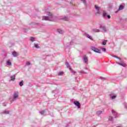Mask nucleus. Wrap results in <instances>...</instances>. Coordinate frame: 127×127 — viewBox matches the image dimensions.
Masks as SVG:
<instances>
[{
	"mask_svg": "<svg viewBox=\"0 0 127 127\" xmlns=\"http://www.w3.org/2000/svg\"><path fill=\"white\" fill-rule=\"evenodd\" d=\"M124 8V6L123 5H121L119 8V10H122Z\"/></svg>",
	"mask_w": 127,
	"mask_h": 127,
	"instance_id": "10",
	"label": "nucleus"
},
{
	"mask_svg": "<svg viewBox=\"0 0 127 127\" xmlns=\"http://www.w3.org/2000/svg\"><path fill=\"white\" fill-rule=\"evenodd\" d=\"M30 40L31 41H32V42H33V41H34V40H35V38H33L32 37H31V39H30Z\"/></svg>",
	"mask_w": 127,
	"mask_h": 127,
	"instance_id": "15",
	"label": "nucleus"
},
{
	"mask_svg": "<svg viewBox=\"0 0 127 127\" xmlns=\"http://www.w3.org/2000/svg\"><path fill=\"white\" fill-rule=\"evenodd\" d=\"M4 114H9V112H8L7 111H5Z\"/></svg>",
	"mask_w": 127,
	"mask_h": 127,
	"instance_id": "28",
	"label": "nucleus"
},
{
	"mask_svg": "<svg viewBox=\"0 0 127 127\" xmlns=\"http://www.w3.org/2000/svg\"><path fill=\"white\" fill-rule=\"evenodd\" d=\"M63 74H64V73L63 72H62V71L60 72L59 73V76H62V75H63Z\"/></svg>",
	"mask_w": 127,
	"mask_h": 127,
	"instance_id": "16",
	"label": "nucleus"
},
{
	"mask_svg": "<svg viewBox=\"0 0 127 127\" xmlns=\"http://www.w3.org/2000/svg\"><path fill=\"white\" fill-rule=\"evenodd\" d=\"M120 60H121V59H119Z\"/></svg>",
	"mask_w": 127,
	"mask_h": 127,
	"instance_id": "35",
	"label": "nucleus"
},
{
	"mask_svg": "<svg viewBox=\"0 0 127 127\" xmlns=\"http://www.w3.org/2000/svg\"><path fill=\"white\" fill-rule=\"evenodd\" d=\"M19 85L21 86H23V80H22L20 83H19Z\"/></svg>",
	"mask_w": 127,
	"mask_h": 127,
	"instance_id": "14",
	"label": "nucleus"
},
{
	"mask_svg": "<svg viewBox=\"0 0 127 127\" xmlns=\"http://www.w3.org/2000/svg\"><path fill=\"white\" fill-rule=\"evenodd\" d=\"M119 65H121V66H123V67H126L127 66V64H125L124 63H118Z\"/></svg>",
	"mask_w": 127,
	"mask_h": 127,
	"instance_id": "6",
	"label": "nucleus"
},
{
	"mask_svg": "<svg viewBox=\"0 0 127 127\" xmlns=\"http://www.w3.org/2000/svg\"><path fill=\"white\" fill-rule=\"evenodd\" d=\"M93 31H94V32H99V31H100V30L98 29H93Z\"/></svg>",
	"mask_w": 127,
	"mask_h": 127,
	"instance_id": "9",
	"label": "nucleus"
},
{
	"mask_svg": "<svg viewBox=\"0 0 127 127\" xmlns=\"http://www.w3.org/2000/svg\"><path fill=\"white\" fill-rule=\"evenodd\" d=\"M11 81H14V80H15V75H14L13 76H11Z\"/></svg>",
	"mask_w": 127,
	"mask_h": 127,
	"instance_id": "11",
	"label": "nucleus"
},
{
	"mask_svg": "<svg viewBox=\"0 0 127 127\" xmlns=\"http://www.w3.org/2000/svg\"><path fill=\"white\" fill-rule=\"evenodd\" d=\"M112 113H113V114H114V113H115V111H114V110H112Z\"/></svg>",
	"mask_w": 127,
	"mask_h": 127,
	"instance_id": "32",
	"label": "nucleus"
},
{
	"mask_svg": "<svg viewBox=\"0 0 127 127\" xmlns=\"http://www.w3.org/2000/svg\"><path fill=\"white\" fill-rule=\"evenodd\" d=\"M100 28H102V29H103V30L104 31H107V30H106V26H100Z\"/></svg>",
	"mask_w": 127,
	"mask_h": 127,
	"instance_id": "8",
	"label": "nucleus"
},
{
	"mask_svg": "<svg viewBox=\"0 0 127 127\" xmlns=\"http://www.w3.org/2000/svg\"><path fill=\"white\" fill-rule=\"evenodd\" d=\"M87 37H88V38H89V39H91V40H93V38L89 35H87Z\"/></svg>",
	"mask_w": 127,
	"mask_h": 127,
	"instance_id": "13",
	"label": "nucleus"
},
{
	"mask_svg": "<svg viewBox=\"0 0 127 127\" xmlns=\"http://www.w3.org/2000/svg\"><path fill=\"white\" fill-rule=\"evenodd\" d=\"M17 98H18V94L15 93L13 95V99H17Z\"/></svg>",
	"mask_w": 127,
	"mask_h": 127,
	"instance_id": "7",
	"label": "nucleus"
},
{
	"mask_svg": "<svg viewBox=\"0 0 127 127\" xmlns=\"http://www.w3.org/2000/svg\"><path fill=\"white\" fill-rule=\"evenodd\" d=\"M12 55L14 57H17V56H18V54L16 52H13Z\"/></svg>",
	"mask_w": 127,
	"mask_h": 127,
	"instance_id": "5",
	"label": "nucleus"
},
{
	"mask_svg": "<svg viewBox=\"0 0 127 127\" xmlns=\"http://www.w3.org/2000/svg\"><path fill=\"white\" fill-rule=\"evenodd\" d=\"M107 42H108V40H106L104 41L103 42L102 45H106L107 44Z\"/></svg>",
	"mask_w": 127,
	"mask_h": 127,
	"instance_id": "12",
	"label": "nucleus"
},
{
	"mask_svg": "<svg viewBox=\"0 0 127 127\" xmlns=\"http://www.w3.org/2000/svg\"><path fill=\"white\" fill-rule=\"evenodd\" d=\"M40 113H41V115H44V111H41V112H40Z\"/></svg>",
	"mask_w": 127,
	"mask_h": 127,
	"instance_id": "26",
	"label": "nucleus"
},
{
	"mask_svg": "<svg viewBox=\"0 0 127 127\" xmlns=\"http://www.w3.org/2000/svg\"><path fill=\"white\" fill-rule=\"evenodd\" d=\"M106 15H107V13L103 12V16H106Z\"/></svg>",
	"mask_w": 127,
	"mask_h": 127,
	"instance_id": "24",
	"label": "nucleus"
},
{
	"mask_svg": "<svg viewBox=\"0 0 127 127\" xmlns=\"http://www.w3.org/2000/svg\"><path fill=\"white\" fill-rule=\"evenodd\" d=\"M116 97H117V96H111V99H112V100H114V99H116Z\"/></svg>",
	"mask_w": 127,
	"mask_h": 127,
	"instance_id": "21",
	"label": "nucleus"
},
{
	"mask_svg": "<svg viewBox=\"0 0 127 127\" xmlns=\"http://www.w3.org/2000/svg\"><path fill=\"white\" fill-rule=\"evenodd\" d=\"M121 127V126H117V127Z\"/></svg>",
	"mask_w": 127,
	"mask_h": 127,
	"instance_id": "34",
	"label": "nucleus"
},
{
	"mask_svg": "<svg viewBox=\"0 0 127 127\" xmlns=\"http://www.w3.org/2000/svg\"><path fill=\"white\" fill-rule=\"evenodd\" d=\"M7 64L9 66H10V65H11V63H10V62H9V61H8L7 62Z\"/></svg>",
	"mask_w": 127,
	"mask_h": 127,
	"instance_id": "18",
	"label": "nucleus"
},
{
	"mask_svg": "<svg viewBox=\"0 0 127 127\" xmlns=\"http://www.w3.org/2000/svg\"><path fill=\"white\" fill-rule=\"evenodd\" d=\"M102 50H103V51H104V52H106V48H102Z\"/></svg>",
	"mask_w": 127,
	"mask_h": 127,
	"instance_id": "25",
	"label": "nucleus"
},
{
	"mask_svg": "<svg viewBox=\"0 0 127 127\" xmlns=\"http://www.w3.org/2000/svg\"><path fill=\"white\" fill-rule=\"evenodd\" d=\"M64 20H68V18H64Z\"/></svg>",
	"mask_w": 127,
	"mask_h": 127,
	"instance_id": "30",
	"label": "nucleus"
},
{
	"mask_svg": "<svg viewBox=\"0 0 127 127\" xmlns=\"http://www.w3.org/2000/svg\"><path fill=\"white\" fill-rule=\"evenodd\" d=\"M114 57H115V58H118V57L117 56H115Z\"/></svg>",
	"mask_w": 127,
	"mask_h": 127,
	"instance_id": "33",
	"label": "nucleus"
},
{
	"mask_svg": "<svg viewBox=\"0 0 127 127\" xmlns=\"http://www.w3.org/2000/svg\"><path fill=\"white\" fill-rule=\"evenodd\" d=\"M26 65H30V63L29 62H26Z\"/></svg>",
	"mask_w": 127,
	"mask_h": 127,
	"instance_id": "23",
	"label": "nucleus"
},
{
	"mask_svg": "<svg viewBox=\"0 0 127 127\" xmlns=\"http://www.w3.org/2000/svg\"><path fill=\"white\" fill-rule=\"evenodd\" d=\"M91 49L93 51H94V52H96V53H100V54L102 53V52H101V51H100V50L96 48H95V47H91Z\"/></svg>",
	"mask_w": 127,
	"mask_h": 127,
	"instance_id": "2",
	"label": "nucleus"
},
{
	"mask_svg": "<svg viewBox=\"0 0 127 127\" xmlns=\"http://www.w3.org/2000/svg\"><path fill=\"white\" fill-rule=\"evenodd\" d=\"M95 8H96V9H97V10H99L100 8H99V7L97 5L95 6Z\"/></svg>",
	"mask_w": 127,
	"mask_h": 127,
	"instance_id": "19",
	"label": "nucleus"
},
{
	"mask_svg": "<svg viewBox=\"0 0 127 127\" xmlns=\"http://www.w3.org/2000/svg\"><path fill=\"white\" fill-rule=\"evenodd\" d=\"M47 15H49V16L43 17V20H52L53 14L51 13L50 12H47Z\"/></svg>",
	"mask_w": 127,
	"mask_h": 127,
	"instance_id": "1",
	"label": "nucleus"
},
{
	"mask_svg": "<svg viewBox=\"0 0 127 127\" xmlns=\"http://www.w3.org/2000/svg\"><path fill=\"white\" fill-rule=\"evenodd\" d=\"M107 17L109 18V19H110V18H111V16L110 15H108Z\"/></svg>",
	"mask_w": 127,
	"mask_h": 127,
	"instance_id": "27",
	"label": "nucleus"
},
{
	"mask_svg": "<svg viewBox=\"0 0 127 127\" xmlns=\"http://www.w3.org/2000/svg\"><path fill=\"white\" fill-rule=\"evenodd\" d=\"M74 105H75V106L78 107V108H81V104H80V103H79V102H78V101H74Z\"/></svg>",
	"mask_w": 127,
	"mask_h": 127,
	"instance_id": "3",
	"label": "nucleus"
},
{
	"mask_svg": "<svg viewBox=\"0 0 127 127\" xmlns=\"http://www.w3.org/2000/svg\"><path fill=\"white\" fill-rule=\"evenodd\" d=\"M82 0V1H83L84 2H85V1H86V0Z\"/></svg>",
	"mask_w": 127,
	"mask_h": 127,
	"instance_id": "31",
	"label": "nucleus"
},
{
	"mask_svg": "<svg viewBox=\"0 0 127 127\" xmlns=\"http://www.w3.org/2000/svg\"><path fill=\"white\" fill-rule=\"evenodd\" d=\"M83 59L85 61V63L86 64H88V58H87V56H84L83 57Z\"/></svg>",
	"mask_w": 127,
	"mask_h": 127,
	"instance_id": "4",
	"label": "nucleus"
},
{
	"mask_svg": "<svg viewBox=\"0 0 127 127\" xmlns=\"http://www.w3.org/2000/svg\"><path fill=\"white\" fill-rule=\"evenodd\" d=\"M58 31L59 32V33H63V31L61 29L58 30Z\"/></svg>",
	"mask_w": 127,
	"mask_h": 127,
	"instance_id": "17",
	"label": "nucleus"
},
{
	"mask_svg": "<svg viewBox=\"0 0 127 127\" xmlns=\"http://www.w3.org/2000/svg\"><path fill=\"white\" fill-rule=\"evenodd\" d=\"M109 121H113V117L110 116L109 118Z\"/></svg>",
	"mask_w": 127,
	"mask_h": 127,
	"instance_id": "22",
	"label": "nucleus"
},
{
	"mask_svg": "<svg viewBox=\"0 0 127 127\" xmlns=\"http://www.w3.org/2000/svg\"><path fill=\"white\" fill-rule=\"evenodd\" d=\"M101 113H102V111H98V112H97V114H101Z\"/></svg>",
	"mask_w": 127,
	"mask_h": 127,
	"instance_id": "29",
	"label": "nucleus"
},
{
	"mask_svg": "<svg viewBox=\"0 0 127 127\" xmlns=\"http://www.w3.org/2000/svg\"><path fill=\"white\" fill-rule=\"evenodd\" d=\"M35 48H39V46L36 44H35Z\"/></svg>",
	"mask_w": 127,
	"mask_h": 127,
	"instance_id": "20",
	"label": "nucleus"
}]
</instances>
